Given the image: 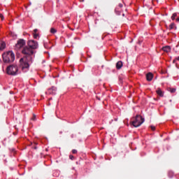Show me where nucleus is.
Returning <instances> with one entry per match:
<instances>
[{"label": "nucleus", "instance_id": "14", "mask_svg": "<svg viewBox=\"0 0 179 179\" xmlns=\"http://www.w3.org/2000/svg\"><path fill=\"white\" fill-rule=\"evenodd\" d=\"M115 12L116 15L120 16V15H121V8L120 7H116L115 9Z\"/></svg>", "mask_w": 179, "mask_h": 179}, {"label": "nucleus", "instance_id": "21", "mask_svg": "<svg viewBox=\"0 0 179 179\" xmlns=\"http://www.w3.org/2000/svg\"><path fill=\"white\" fill-rule=\"evenodd\" d=\"M72 153H73V155H75V154L78 153V150H72Z\"/></svg>", "mask_w": 179, "mask_h": 179}, {"label": "nucleus", "instance_id": "22", "mask_svg": "<svg viewBox=\"0 0 179 179\" xmlns=\"http://www.w3.org/2000/svg\"><path fill=\"white\" fill-rule=\"evenodd\" d=\"M124 6L122 5V3H119V5H118V8H122Z\"/></svg>", "mask_w": 179, "mask_h": 179}, {"label": "nucleus", "instance_id": "29", "mask_svg": "<svg viewBox=\"0 0 179 179\" xmlns=\"http://www.w3.org/2000/svg\"><path fill=\"white\" fill-rule=\"evenodd\" d=\"M71 138H73V134L71 135Z\"/></svg>", "mask_w": 179, "mask_h": 179}, {"label": "nucleus", "instance_id": "6", "mask_svg": "<svg viewBox=\"0 0 179 179\" xmlns=\"http://www.w3.org/2000/svg\"><path fill=\"white\" fill-rule=\"evenodd\" d=\"M25 44H26V41H24V39L18 40L15 45L16 49L20 50V48H22V47H24Z\"/></svg>", "mask_w": 179, "mask_h": 179}, {"label": "nucleus", "instance_id": "5", "mask_svg": "<svg viewBox=\"0 0 179 179\" xmlns=\"http://www.w3.org/2000/svg\"><path fill=\"white\" fill-rule=\"evenodd\" d=\"M145 122V118L142 116L137 115L134 121L132 122V125L135 128H138V127H141Z\"/></svg>", "mask_w": 179, "mask_h": 179}, {"label": "nucleus", "instance_id": "30", "mask_svg": "<svg viewBox=\"0 0 179 179\" xmlns=\"http://www.w3.org/2000/svg\"><path fill=\"white\" fill-rule=\"evenodd\" d=\"M122 16H125V14H122Z\"/></svg>", "mask_w": 179, "mask_h": 179}, {"label": "nucleus", "instance_id": "13", "mask_svg": "<svg viewBox=\"0 0 179 179\" xmlns=\"http://www.w3.org/2000/svg\"><path fill=\"white\" fill-rule=\"evenodd\" d=\"M122 62L121 61H119L116 64V69H121L122 68Z\"/></svg>", "mask_w": 179, "mask_h": 179}, {"label": "nucleus", "instance_id": "4", "mask_svg": "<svg viewBox=\"0 0 179 179\" xmlns=\"http://www.w3.org/2000/svg\"><path fill=\"white\" fill-rule=\"evenodd\" d=\"M22 54L25 55L23 58L27 59V61H31V59H33L31 55L34 54V52L33 51V49H31V48H24L22 50Z\"/></svg>", "mask_w": 179, "mask_h": 179}, {"label": "nucleus", "instance_id": "27", "mask_svg": "<svg viewBox=\"0 0 179 179\" xmlns=\"http://www.w3.org/2000/svg\"><path fill=\"white\" fill-rule=\"evenodd\" d=\"M176 22H177L178 23H179V17H178V18L176 19Z\"/></svg>", "mask_w": 179, "mask_h": 179}, {"label": "nucleus", "instance_id": "7", "mask_svg": "<svg viewBox=\"0 0 179 179\" xmlns=\"http://www.w3.org/2000/svg\"><path fill=\"white\" fill-rule=\"evenodd\" d=\"M28 46L32 50H36L38 48V43L34 41H28Z\"/></svg>", "mask_w": 179, "mask_h": 179}, {"label": "nucleus", "instance_id": "25", "mask_svg": "<svg viewBox=\"0 0 179 179\" xmlns=\"http://www.w3.org/2000/svg\"><path fill=\"white\" fill-rule=\"evenodd\" d=\"M37 31H38V29H35L34 30V34H37Z\"/></svg>", "mask_w": 179, "mask_h": 179}, {"label": "nucleus", "instance_id": "28", "mask_svg": "<svg viewBox=\"0 0 179 179\" xmlns=\"http://www.w3.org/2000/svg\"><path fill=\"white\" fill-rule=\"evenodd\" d=\"M34 118H36V115H34V118H32V120H34Z\"/></svg>", "mask_w": 179, "mask_h": 179}, {"label": "nucleus", "instance_id": "2", "mask_svg": "<svg viewBox=\"0 0 179 179\" xmlns=\"http://www.w3.org/2000/svg\"><path fill=\"white\" fill-rule=\"evenodd\" d=\"M3 61L5 64H9L15 61V53L13 51L6 52L3 54Z\"/></svg>", "mask_w": 179, "mask_h": 179}, {"label": "nucleus", "instance_id": "24", "mask_svg": "<svg viewBox=\"0 0 179 179\" xmlns=\"http://www.w3.org/2000/svg\"><path fill=\"white\" fill-rule=\"evenodd\" d=\"M151 129L152 131H155V129H156V127L155 126H151Z\"/></svg>", "mask_w": 179, "mask_h": 179}, {"label": "nucleus", "instance_id": "31", "mask_svg": "<svg viewBox=\"0 0 179 179\" xmlns=\"http://www.w3.org/2000/svg\"><path fill=\"white\" fill-rule=\"evenodd\" d=\"M60 134H62V131H60Z\"/></svg>", "mask_w": 179, "mask_h": 179}, {"label": "nucleus", "instance_id": "11", "mask_svg": "<svg viewBox=\"0 0 179 179\" xmlns=\"http://www.w3.org/2000/svg\"><path fill=\"white\" fill-rule=\"evenodd\" d=\"M157 94H158V96H159L160 97H163V96H164V92H163V91H162V89L158 88L156 91Z\"/></svg>", "mask_w": 179, "mask_h": 179}, {"label": "nucleus", "instance_id": "12", "mask_svg": "<svg viewBox=\"0 0 179 179\" xmlns=\"http://www.w3.org/2000/svg\"><path fill=\"white\" fill-rule=\"evenodd\" d=\"M163 51H164V52H170V51H171V47L166 45L162 48Z\"/></svg>", "mask_w": 179, "mask_h": 179}, {"label": "nucleus", "instance_id": "23", "mask_svg": "<svg viewBox=\"0 0 179 179\" xmlns=\"http://www.w3.org/2000/svg\"><path fill=\"white\" fill-rule=\"evenodd\" d=\"M0 18L1 19V20H3V15L2 14H0Z\"/></svg>", "mask_w": 179, "mask_h": 179}, {"label": "nucleus", "instance_id": "26", "mask_svg": "<svg viewBox=\"0 0 179 179\" xmlns=\"http://www.w3.org/2000/svg\"><path fill=\"white\" fill-rule=\"evenodd\" d=\"M69 159H71V160H73V155H70Z\"/></svg>", "mask_w": 179, "mask_h": 179}, {"label": "nucleus", "instance_id": "20", "mask_svg": "<svg viewBox=\"0 0 179 179\" xmlns=\"http://www.w3.org/2000/svg\"><path fill=\"white\" fill-rule=\"evenodd\" d=\"M176 61H179V56L178 57H176L175 59H173V64H176Z\"/></svg>", "mask_w": 179, "mask_h": 179}, {"label": "nucleus", "instance_id": "3", "mask_svg": "<svg viewBox=\"0 0 179 179\" xmlns=\"http://www.w3.org/2000/svg\"><path fill=\"white\" fill-rule=\"evenodd\" d=\"M29 62H33V59L30 61H28L27 59L24 58H21L20 59V66L23 72H27V71H29V68H30Z\"/></svg>", "mask_w": 179, "mask_h": 179}, {"label": "nucleus", "instance_id": "32", "mask_svg": "<svg viewBox=\"0 0 179 179\" xmlns=\"http://www.w3.org/2000/svg\"><path fill=\"white\" fill-rule=\"evenodd\" d=\"M0 62H1V59H0Z\"/></svg>", "mask_w": 179, "mask_h": 179}, {"label": "nucleus", "instance_id": "10", "mask_svg": "<svg viewBox=\"0 0 179 179\" xmlns=\"http://www.w3.org/2000/svg\"><path fill=\"white\" fill-rule=\"evenodd\" d=\"M5 48H6V43L3 41H0V50H5Z\"/></svg>", "mask_w": 179, "mask_h": 179}, {"label": "nucleus", "instance_id": "8", "mask_svg": "<svg viewBox=\"0 0 179 179\" xmlns=\"http://www.w3.org/2000/svg\"><path fill=\"white\" fill-rule=\"evenodd\" d=\"M48 93L49 94H52V96H55V94H57V87H52L51 88L48 89Z\"/></svg>", "mask_w": 179, "mask_h": 179}, {"label": "nucleus", "instance_id": "9", "mask_svg": "<svg viewBox=\"0 0 179 179\" xmlns=\"http://www.w3.org/2000/svg\"><path fill=\"white\" fill-rule=\"evenodd\" d=\"M146 79L148 82H151V80H152V79H153V73H147Z\"/></svg>", "mask_w": 179, "mask_h": 179}, {"label": "nucleus", "instance_id": "15", "mask_svg": "<svg viewBox=\"0 0 179 179\" xmlns=\"http://www.w3.org/2000/svg\"><path fill=\"white\" fill-rule=\"evenodd\" d=\"M173 29H176V24H174V22L171 23V24L169 25V29H170V30H173Z\"/></svg>", "mask_w": 179, "mask_h": 179}, {"label": "nucleus", "instance_id": "1", "mask_svg": "<svg viewBox=\"0 0 179 179\" xmlns=\"http://www.w3.org/2000/svg\"><path fill=\"white\" fill-rule=\"evenodd\" d=\"M6 72L10 76H17L20 73L19 66L16 64H11L6 67Z\"/></svg>", "mask_w": 179, "mask_h": 179}, {"label": "nucleus", "instance_id": "17", "mask_svg": "<svg viewBox=\"0 0 179 179\" xmlns=\"http://www.w3.org/2000/svg\"><path fill=\"white\" fill-rule=\"evenodd\" d=\"M50 33H52V34H55V33H57V29H55V28H51Z\"/></svg>", "mask_w": 179, "mask_h": 179}, {"label": "nucleus", "instance_id": "19", "mask_svg": "<svg viewBox=\"0 0 179 179\" xmlns=\"http://www.w3.org/2000/svg\"><path fill=\"white\" fill-rule=\"evenodd\" d=\"M38 37H39L38 34H34V38H37Z\"/></svg>", "mask_w": 179, "mask_h": 179}, {"label": "nucleus", "instance_id": "16", "mask_svg": "<svg viewBox=\"0 0 179 179\" xmlns=\"http://www.w3.org/2000/svg\"><path fill=\"white\" fill-rule=\"evenodd\" d=\"M176 17H177V13H174L171 16L172 20H176Z\"/></svg>", "mask_w": 179, "mask_h": 179}, {"label": "nucleus", "instance_id": "18", "mask_svg": "<svg viewBox=\"0 0 179 179\" xmlns=\"http://www.w3.org/2000/svg\"><path fill=\"white\" fill-rule=\"evenodd\" d=\"M170 92H171V93H176V89L175 88H171Z\"/></svg>", "mask_w": 179, "mask_h": 179}]
</instances>
